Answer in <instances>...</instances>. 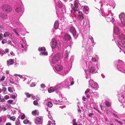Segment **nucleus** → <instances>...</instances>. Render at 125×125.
Returning a JSON list of instances; mask_svg holds the SVG:
<instances>
[{"label":"nucleus","mask_w":125,"mask_h":125,"mask_svg":"<svg viewBox=\"0 0 125 125\" xmlns=\"http://www.w3.org/2000/svg\"><path fill=\"white\" fill-rule=\"evenodd\" d=\"M119 38L121 40H124L125 39V35L123 34H122L119 36Z\"/></svg>","instance_id":"obj_19"},{"label":"nucleus","mask_w":125,"mask_h":125,"mask_svg":"<svg viewBox=\"0 0 125 125\" xmlns=\"http://www.w3.org/2000/svg\"><path fill=\"white\" fill-rule=\"evenodd\" d=\"M95 109L96 111H97L100 114V115L101 114H102L101 113V112H100L98 109Z\"/></svg>","instance_id":"obj_50"},{"label":"nucleus","mask_w":125,"mask_h":125,"mask_svg":"<svg viewBox=\"0 0 125 125\" xmlns=\"http://www.w3.org/2000/svg\"><path fill=\"white\" fill-rule=\"evenodd\" d=\"M90 92V90L89 89H87L85 92V93H87Z\"/></svg>","instance_id":"obj_46"},{"label":"nucleus","mask_w":125,"mask_h":125,"mask_svg":"<svg viewBox=\"0 0 125 125\" xmlns=\"http://www.w3.org/2000/svg\"><path fill=\"white\" fill-rule=\"evenodd\" d=\"M29 122V121L27 119H26L24 120L23 122L24 124H26L28 123Z\"/></svg>","instance_id":"obj_32"},{"label":"nucleus","mask_w":125,"mask_h":125,"mask_svg":"<svg viewBox=\"0 0 125 125\" xmlns=\"http://www.w3.org/2000/svg\"><path fill=\"white\" fill-rule=\"evenodd\" d=\"M5 98L6 99H7L9 98V96L8 95H6L4 96Z\"/></svg>","instance_id":"obj_43"},{"label":"nucleus","mask_w":125,"mask_h":125,"mask_svg":"<svg viewBox=\"0 0 125 125\" xmlns=\"http://www.w3.org/2000/svg\"><path fill=\"white\" fill-rule=\"evenodd\" d=\"M95 69L94 67H92L90 69L89 71V73H93L95 72ZM89 74H90V73Z\"/></svg>","instance_id":"obj_13"},{"label":"nucleus","mask_w":125,"mask_h":125,"mask_svg":"<svg viewBox=\"0 0 125 125\" xmlns=\"http://www.w3.org/2000/svg\"><path fill=\"white\" fill-rule=\"evenodd\" d=\"M6 125H11V124L10 123H8L6 124Z\"/></svg>","instance_id":"obj_56"},{"label":"nucleus","mask_w":125,"mask_h":125,"mask_svg":"<svg viewBox=\"0 0 125 125\" xmlns=\"http://www.w3.org/2000/svg\"><path fill=\"white\" fill-rule=\"evenodd\" d=\"M54 27L55 29H56L58 27V23L57 21H56L55 22L54 25Z\"/></svg>","instance_id":"obj_17"},{"label":"nucleus","mask_w":125,"mask_h":125,"mask_svg":"<svg viewBox=\"0 0 125 125\" xmlns=\"http://www.w3.org/2000/svg\"><path fill=\"white\" fill-rule=\"evenodd\" d=\"M70 31L73 34L74 36L76 34V31L75 29L73 27H71L70 29Z\"/></svg>","instance_id":"obj_7"},{"label":"nucleus","mask_w":125,"mask_h":125,"mask_svg":"<svg viewBox=\"0 0 125 125\" xmlns=\"http://www.w3.org/2000/svg\"><path fill=\"white\" fill-rule=\"evenodd\" d=\"M82 99L83 100V101H86V100L87 99L84 96H83L82 97Z\"/></svg>","instance_id":"obj_47"},{"label":"nucleus","mask_w":125,"mask_h":125,"mask_svg":"<svg viewBox=\"0 0 125 125\" xmlns=\"http://www.w3.org/2000/svg\"><path fill=\"white\" fill-rule=\"evenodd\" d=\"M119 45L122 47H125V42H119Z\"/></svg>","instance_id":"obj_14"},{"label":"nucleus","mask_w":125,"mask_h":125,"mask_svg":"<svg viewBox=\"0 0 125 125\" xmlns=\"http://www.w3.org/2000/svg\"><path fill=\"white\" fill-rule=\"evenodd\" d=\"M5 52L6 53H8L9 52V50L8 49H6L5 50Z\"/></svg>","instance_id":"obj_53"},{"label":"nucleus","mask_w":125,"mask_h":125,"mask_svg":"<svg viewBox=\"0 0 125 125\" xmlns=\"http://www.w3.org/2000/svg\"><path fill=\"white\" fill-rule=\"evenodd\" d=\"M63 57L62 54L60 53L55 55L52 58V62L53 64L57 63Z\"/></svg>","instance_id":"obj_1"},{"label":"nucleus","mask_w":125,"mask_h":125,"mask_svg":"<svg viewBox=\"0 0 125 125\" xmlns=\"http://www.w3.org/2000/svg\"><path fill=\"white\" fill-rule=\"evenodd\" d=\"M41 87L42 88H43L45 87V85L44 84H42L41 85Z\"/></svg>","instance_id":"obj_42"},{"label":"nucleus","mask_w":125,"mask_h":125,"mask_svg":"<svg viewBox=\"0 0 125 125\" xmlns=\"http://www.w3.org/2000/svg\"><path fill=\"white\" fill-rule=\"evenodd\" d=\"M10 83L12 84H14V82H13L11 81L10 80Z\"/></svg>","instance_id":"obj_62"},{"label":"nucleus","mask_w":125,"mask_h":125,"mask_svg":"<svg viewBox=\"0 0 125 125\" xmlns=\"http://www.w3.org/2000/svg\"><path fill=\"white\" fill-rule=\"evenodd\" d=\"M92 60L94 62H95L96 61V59L94 58H92Z\"/></svg>","instance_id":"obj_45"},{"label":"nucleus","mask_w":125,"mask_h":125,"mask_svg":"<svg viewBox=\"0 0 125 125\" xmlns=\"http://www.w3.org/2000/svg\"><path fill=\"white\" fill-rule=\"evenodd\" d=\"M7 63L8 65H13L14 63V60L12 59H10L7 61Z\"/></svg>","instance_id":"obj_9"},{"label":"nucleus","mask_w":125,"mask_h":125,"mask_svg":"<svg viewBox=\"0 0 125 125\" xmlns=\"http://www.w3.org/2000/svg\"><path fill=\"white\" fill-rule=\"evenodd\" d=\"M8 90L9 92L10 93H12L13 92V87H9L8 88Z\"/></svg>","instance_id":"obj_22"},{"label":"nucleus","mask_w":125,"mask_h":125,"mask_svg":"<svg viewBox=\"0 0 125 125\" xmlns=\"http://www.w3.org/2000/svg\"><path fill=\"white\" fill-rule=\"evenodd\" d=\"M10 35V33L8 32H6L4 34V36L5 37H6L9 36Z\"/></svg>","instance_id":"obj_24"},{"label":"nucleus","mask_w":125,"mask_h":125,"mask_svg":"<svg viewBox=\"0 0 125 125\" xmlns=\"http://www.w3.org/2000/svg\"><path fill=\"white\" fill-rule=\"evenodd\" d=\"M74 82L73 81H72L71 82V83L70 84V85H72L74 84Z\"/></svg>","instance_id":"obj_55"},{"label":"nucleus","mask_w":125,"mask_h":125,"mask_svg":"<svg viewBox=\"0 0 125 125\" xmlns=\"http://www.w3.org/2000/svg\"><path fill=\"white\" fill-rule=\"evenodd\" d=\"M100 107L101 110H102L103 107H102V106L101 105H100Z\"/></svg>","instance_id":"obj_61"},{"label":"nucleus","mask_w":125,"mask_h":125,"mask_svg":"<svg viewBox=\"0 0 125 125\" xmlns=\"http://www.w3.org/2000/svg\"><path fill=\"white\" fill-rule=\"evenodd\" d=\"M78 13L79 14L78 15V19L81 21H82V20L84 19L83 14L82 12L81 11H79L78 12Z\"/></svg>","instance_id":"obj_5"},{"label":"nucleus","mask_w":125,"mask_h":125,"mask_svg":"<svg viewBox=\"0 0 125 125\" xmlns=\"http://www.w3.org/2000/svg\"><path fill=\"white\" fill-rule=\"evenodd\" d=\"M2 109L3 110L5 111L6 110V109L5 107H3L2 108Z\"/></svg>","instance_id":"obj_63"},{"label":"nucleus","mask_w":125,"mask_h":125,"mask_svg":"<svg viewBox=\"0 0 125 125\" xmlns=\"http://www.w3.org/2000/svg\"><path fill=\"white\" fill-rule=\"evenodd\" d=\"M14 75L16 77H17V76H18L20 77V78H22V76L20 74H14Z\"/></svg>","instance_id":"obj_36"},{"label":"nucleus","mask_w":125,"mask_h":125,"mask_svg":"<svg viewBox=\"0 0 125 125\" xmlns=\"http://www.w3.org/2000/svg\"><path fill=\"white\" fill-rule=\"evenodd\" d=\"M93 115V114L92 113H89V116L90 117H91L92 115Z\"/></svg>","instance_id":"obj_52"},{"label":"nucleus","mask_w":125,"mask_h":125,"mask_svg":"<svg viewBox=\"0 0 125 125\" xmlns=\"http://www.w3.org/2000/svg\"><path fill=\"white\" fill-rule=\"evenodd\" d=\"M78 5L77 2H75L74 3V6L73 7L72 9L74 11L76 12L79 11V10L78 9Z\"/></svg>","instance_id":"obj_6"},{"label":"nucleus","mask_w":125,"mask_h":125,"mask_svg":"<svg viewBox=\"0 0 125 125\" xmlns=\"http://www.w3.org/2000/svg\"><path fill=\"white\" fill-rule=\"evenodd\" d=\"M54 91V89L52 87H51L50 88L48 89V91L49 93H51L53 92Z\"/></svg>","instance_id":"obj_25"},{"label":"nucleus","mask_w":125,"mask_h":125,"mask_svg":"<svg viewBox=\"0 0 125 125\" xmlns=\"http://www.w3.org/2000/svg\"><path fill=\"white\" fill-rule=\"evenodd\" d=\"M73 125H77V123L76 122V120L75 119H73Z\"/></svg>","instance_id":"obj_27"},{"label":"nucleus","mask_w":125,"mask_h":125,"mask_svg":"<svg viewBox=\"0 0 125 125\" xmlns=\"http://www.w3.org/2000/svg\"><path fill=\"white\" fill-rule=\"evenodd\" d=\"M35 86V84L34 83H32L31 85V87H34Z\"/></svg>","instance_id":"obj_51"},{"label":"nucleus","mask_w":125,"mask_h":125,"mask_svg":"<svg viewBox=\"0 0 125 125\" xmlns=\"http://www.w3.org/2000/svg\"><path fill=\"white\" fill-rule=\"evenodd\" d=\"M42 55H48V53L47 52H42Z\"/></svg>","instance_id":"obj_39"},{"label":"nucleus","mask_w":125,"mask_h":125,"mask_svg":"<svg viewBox=\"0 0 125 125\" xmlns=\"http://www.w3.org/2000/svg\"><path fill=\"white\" fill-rule=\"evenodd\" d=\"M5 73L7 74H9V71L8 70L6 71H5Z\"/></svg>","instance_id":"obj_54"},{"label":"nucleus","mask_w":125,"mask_h":125,"mask_svg":"<svg viewBox=\"0 0 125 125\" xmlns=\"http://www.w3.org/2000/svg\"><path fill=\"white\" fill-rule=\"evenodd\" d=\"M2 118L1 117H0V123L2 122Z\"/></svg>","instance_id":"obj_58"},{"label":"nucleus","mask_w":125,"mask_h":125,"mask_svg":"<svg viewBox=\"0 0 125 125\" xmlns=\"http://www.w3.org/2000/svg\"><path fill=\"white\" fill-rule=\"evenodd\" d=\"M42 120V118L41 116H39L36 118L35 122H36V121L39 122H41Z\"/></svg>","instance_id":"obj_15"},{"label":"nucleus","mask_w":125,"mask_h":125,"mask_svg":"<svg viewBox=\"0 0 125 125\" xmlns=\"http://www.w3.org/2000/svg\"><path fill=\"white\" fill-rule=\"evenodd\" d=\"M105 104L106 106L108 107H110L111 106V104L108 101H106L105 102Z\"/></svg>","instance_id":"obj_23"},{"label":"nucleus","mask_w":125,"mask_h":125,"mask_svg":"<svg viewBox=\"0 0 125 125\" xmlns=\"http://www.w3.org/2000/svg\"><path fill=\"white\" fill-rule=\"evenodd\" d=\"M10 119L13 121H15L16 120V117L15 116H13L10 117Z\"/></svg>","instance_id":"obj_29"},{"label":"nucleus","mask_w":125,"mask_h":125,"mask_svg":"<svg viewBox=\"0 0 125 125\" xmlns=\"http://www.w3.org/2000/svg\"><path fill=\"white\" fill-rule=\"evenodd\" d=\"M68 54H69L68 51L67 50H66L64 52V57L67 58L68 56Z\"/></svg>","instance_id":"obj_18"},{"label":"nucleus","mask_w":125,"mask_h":125,"mask_svg":"<svg viewBox=\"0 0 125 125\" xmlns=\"http://www.w3.org/2000/svg\"><path fill=\"white\" fill-rule=\"evenodd\" d=\"M13 101L12 100H8V102L9 104H12L13 103Z\"/></svg>","instance_id":"obj_40"},{"label":"nucleus","mask_w":125,"mask_h":125,"mask_svg":"<svg viewBox=\"0 0 125 125\" xmlns=\"http://www.w3.org/2000/svg\"><path fill=\"white\" fill-rule=\"evenodd\" d=\"M53 125V124L52 123L51 121H49L47 125Z\"/></svg>","instance_id":"obj_44"},{"label":"nucleus","mask_w":125,"mask_h":125,"mask_svg":"<svg viewBox=\"0 0 125 125\" xmlns=\"http://www.w3.org/2000/svg\"><path fill=\"white\" fill-rule=\"evenodd\" d=\"M38 50L39 51H45L46 50V49L44 47H42L41 48H38Z\"/></svg>","instance_id":"obj_21"},{"label":"nucleus","mask_w":125,"mask_h":125,"mask_svg":"<svg viewBox=\"0 0 125 125\" xmlns=\"http://www.w3.org/2000/svg\"><path fill=\"white\" fill-rule=\"evenodd\" d=\"M25 94L27 97H30L31 96V94L28 93H25Z\"/></svg>","instance_id":"obj_34"},{"label":"nucleus","mask_w":125,"mask_h":125,"mask_svg":"<svg viewBox=\"0 0 125 125\" xmlns=\"http://www.w3.org/2000/svg\"><path fill=\"white\" fill-rule=\"evenodd\" d=\"M20 122L19 120H17L15 122V125H18L20 124Z\"/></svg>","instance_id":"obj_33"},{"label":"nucleus","mask_w":125,"mask_h":125,"mask_svg":"<svg viewBox=\"0 0 125 125\" xmlns=\"http://www.w3.org/2000/svg\"><path fill=\"white\" fill-rule=\"evenodd\" d=\"M56 70L58 71H60L62 69V67L61 66H56L55 67Z\"/></svg>","instance_id":"obj_12"},{"label":"nucleus","mask_w":125,"mask_h":125,"mask_svg":"<svg viewBox=\"0 0 125 125\" xmlns=\"http://www.w3.org/2000/svg\"><path fill=\"white\" fill-rule=\"evenodd\" d=\"M47 106L49 107H51L52 106L53 104L51 102H48L47 104Z\"/></svg>","instance_id":"obj_26"},{"label":"nucleus","mask_w":125,"mask_h":125,"mask_svg":"<svg viewBox=\"0 0 125 125\" xmlns=\"http://www.w3.org/2000/svg\"><path fill=\"white\" fill-rule=\"evenodd\" d=\"M64 39L66 41L70 40L71 37L70 35L68 34H65L64 36Z\"/></svg>","instance_id":"obj_8"},{"label":"nucleus","mask_w":125,"mask_h":125,"mask_svg":"<svg viewBox=\"0 0 125 125\" xmlns=\"http://www.w3.org/2000/svg\"><path fill=\"white\" fill-rule=\"evenodd\" d=\"M14 8L15 10L17 12H19L21 11V9L20 7V6H15Z\"/></svg>","instance_id":"obj_11"},{"label":"nucleus","mask_w":125,"mask_h":125,"mask_svg":"<svg viewBox=\"0 0 125 125\" xmlns=\"http://www.w3.org/2000/svg\"><path fill=\"white\" fill-rule=\"evenodd\" d=\"M10 54H11V55H14V53H13V52H11L10 53Z\"/></svg>","instance_id":"obj_60"},{"label":"nucleus","mask_w":125,"mask_h":125,"mask_svg":"<svg viewBox=\"0 0 125 125\" xmlns=\"http://www.w3.org/2000/svg\"><path fill=\"white\" fill-rule=\"evenodd\" d=\"M86 97L88 98H89L90 97V95H87L86 96Z\"/></svg>","instance_id":"obj_64"},{"label":"nucleus","mask_w":125,"mask_h":125,"mask_svg":"<svg viewBox=\"0 0 125 125\" xmlns=\"http://www.w3.org/2000/svg\"><path fill=\"white\" fill-rule=\"evenodd\" d=\"M13 30L14 31V32L18 36H19V35L16 29H13Z\"/></svg>","instance_id":"obj_37"},{"label":"nucleus","mask_w":125,"mask_h":125,"mask_svg":"<svg viewBox=\"0 0 125 125\" xmlns=\"http://www.w3.org/2000/svg\"><path fill=\"white\" fill-rule=\"evenodd\" d=\"M119 18L120 19L123 25V27L125 26V14L122 13L119 15Z\"/></svg>","instance_id":"obj_3"},{"label":"nucleus","mask_w":125,"mask_h":125,"mask_svg":"<svg viewBox=\"0 0 125 125\" xmlns=\"http://www.w3.org/2000/svg\"><path fill=\"white\" fill-rule=\"evenodd\" d=\"M3 34L1 33L0 34V39L1 40L3 38Z\"/></svg>","instance_id":"obj_48"},{"label":"nucleus","mask_w":125,"mask_h":125,"mask_svg":"<svg viewBox=\"0 0 125 125\" xmlns=\"http://www.w3.org/2000/svg\"><path fill=\"white\" fill-rule=\"evenodd\" d=\"M7 42V39H4L2 41V43L3 44Z\"/></svg>","instance_id":"obj_30"},{"label":"nucleus","mask_w":125,"mask_h":125,"mask_svg":"<svg viewBox=\"0 0 125 125\" xmlns=\"http://www.w3.org/2000/svg\"><path fill=\"white\" fill-rule=\"evenodd\" d=\"M12 97L13 98H14H14H15L16 96H15V95H12Z\"/></svg>","instance_id":"obj_57"},{"label":"nucleus","mask_w":125,"mask_h":125,"mask_svg":"<svg viewBox=\"0 0 125 125\" xmlns=\"http://www.w3.org/2000/svg\"><path fill=\"white\" fill-rule=\"evenodd\" d=\"M33 104L35 105H37L38 104V103L37 100L34 101L33 102Z\"/></svg>","instance_id":"obj_31"},{"label":"nucleus","mask_w":125,"mask_h":125,"mask_svg":"<svg viewBox=\"0 0 125 125\" xmlns=\"http://www.w3.org/2000/svg\"><path fill=\"white\" fill-rule=\"evenodd\" d=\"M39 114V112L38 111L36 110H35L34 111H32V115H38Z\"/></svg>","instance_id":"obj_16"},{"label":"nucleus","mask_w":125,"mask_h":125,"mask_svg":"<svg viewBox=\"0 0 125 125\" xmlns=\"http://www.w3.org/2000/svg\"><path fill=\"white\" fill-rule=\"evenodd\" d=\"M2 9L4 12H10L12 8L10 6L7 5H4L2 6Z\"/></svg>","instance_id":"obj_2"},{"label":"nucleus","mask_w":125,"mask_h":125,"mask_svg":"<svg viewBox=\"0 0 125 125\" xmlns=\"http://www.w3.org/2000/svg\"><path fill=\"white\" fill-rule=\"evenodd\" d=\"M121 97L123 99H124L125 97V95H124L123 94H122L121 96Z\"/></svg>","instance_id":"obj_59"},{"label":"nucleus","mask_w":125,"mask_h":125,"mask_svg":"<svg viewBox=\"0 0 125 125\" xmlns=\"http://www.w3.org/2000/svg\"><path fill=\"white\" fill-rule=\"evenodd\" d=\"M51 45V47L53 48L58 47L57 42L55 39H52Z\"/></svg>","instance_id":"obj_4"},{"label":"nucleus","mask_w":125,"mask_h":125,"mask_svg":"<svg viewBox=\"0 0 125 125\" xmlns=\"http://www.w3.org/2000/svg\"><path fill=\"white\" fill-rule=\"evenodd\" d=\"M5 78V76H2V77L0 78V81H2L4 80Z\"/></svg>","instance_id":"obj_28"},{"label":"nucleus","mask_w":125,"mask_h":125,"mask_svg":"<svg viewBox=\"0 0 125 125\" xmlns=\"http://www.w3.org/2000/svg\"><path fill=\"white\" fill-rule=\"evenodd\" d=\"M114 31L116 34H118L119 33V30L117 27H115L114 28Z\"/></svg>","instance_id":"obj_10"},{"label":"nucleus","mask_w":125,"mask_h":125,"mask_svg":"<svg viewBox=\"0 0 125 125\" xmlns=\"http://www.w3.org/2000/svg\"><path fill=\"white\" fill-rule=\"evenodd\" d=\"M83 10L87 12L89 10V8L88 7L85 6L84 7Z\"/></svg>","instance_id":"obj_20"},{"label":"nucleus","mask_w":125,"mask_h":125,"mask_svg":"<svg viewBox=\"0 0 125 125\" xmlns=\"http://www.w3.org/2000/svg\"><path fill=\"white\" fill-rule=\"evenodd\" d=\"M5 101V100L4 98H0V102H4Z\"/></svg>","instance_id":"obj_41"},{"label":"nucleus","mask_w":125,"mask_h":125,"mask_svg":"<svg viewBox=\"0 0 125 125\" xmlns=\"http://www.w3.org/2000/svg\"><path fill=\"white\" fill-rule=\"evenodd\" d=\"M25 117V116L24 115H22L21 116V118L22 119H24Z\"/></svg>","instance_id":"obj_49"},{"label":"nucleus","mask_w":125,"mask_h":125,"mask_svg":"<svg viewBox=\"0 0 125 125\" xmlns=\"http://www.w3.org/2000/svg\"><path fill=\"white\" fill-rule=\"evenodd\" d=\"M1 90L3 92H5L6 91L7 89L6 87H3L2 88Z\"/></svg>","instance_id":"obj_35"},{"label":"nucleus","mask_w":125,"mask_h":125,"mask_svg":"<svg viewBox=\"0 0 125 125\" xmlns=\"http://www.w3.org/2000/svg\"><path fill=\"white\" fill-rule=\"evenodd\" d=\"M115 120L116 121L118 122V123H119L121 125H122L123 124V122L121 121H119L117 120L116 119H115Z\"/></svg>","instance_id":"obj_38"}]
</instances>
